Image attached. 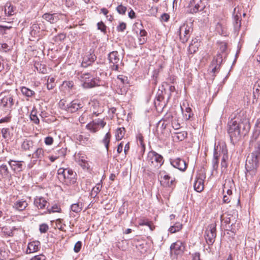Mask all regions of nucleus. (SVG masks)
<instances>
[{"instance_id":"nucleus-51","label":"nucleus","mask_w":260,"mask_h":260,"mask_svg":"<svg viewBox=\"0 0 260 260\" xmlns=\"http://www.w3.org/2000/svg\"><path fill=\"white\" fill-rule=\"evenodd\" d=\"M139 225L141 226L147 225L150 228L151 230H152L151 227V223L148 220L141 219L139 222Z\"/></svg>"},{"instance_id":"nucleus-34","label":"nucleus","mask_w":260,"mask_h":260,"mask_svg":"<svg viewBox=\"0 0 260 260\" xmlns=\"http://www.w3.org/2000/svg\"><path fill=\"white\" fill-rule=\"evenodd\" d=\"M182 228V224L180 222H176L173 225L171 226L169 231L171 233H175L181 230Z\"/></svg>"},{"instance_id":"nucleus-54","label":"nucleus","mask_w":260,"mask_h":260,"mask_svg":"<svg viewBox=\"0 0 260 260\" xmlns=\"http://www.w3.org/2000/svg\"><path fill=\"white\" fill-rule=\"evenodd\" d=\"M117 79L118 80H119V81H120V82L124 84L125 83H127V78L125 76H124L123 75H119L117 77Z\"/></svg>"},{"instance_id":"nucleus-31","label":"nucleus","mask_w":260,"mask_h":260,"mask_svg":"<svg viewBox=\"0 0 260 260\" xmlns=\"http://www.w3.org/2000/svg\"><path fill=\"white\" fill-rule=\"evenodd\" d=\"M147 32L145 29H141L139 32V44L143 45L145 44L147 41Z\"/></svg>"},{"instance_id":"nucleus-52","label":"nucleus","mask_w":260,"mask_h":260,"mask_svg":"<svg viewBox=\"0 0 260 260\" xmlns=\"http://www.w3.org/2000/svg\"><path fill=\"white\" fill-rule=\"evenodd\" d=\"M126 27V24L124 22H121L117 27V30L118 31H123Z\"/></svg>"},{"instance_id":"nucleus-18","label":"nucleus","mask_w":260,"mask_h":260,"mask_svg":"<svg viewBox=\"0 0 260 260\" xmlns=\"http://www.w3.org/2000/svg\"><path fill=\"white\" fill-rule=\"evenodd\" d=\"M96 58L95 54L90 52L83 57L82 66L84 67L89 66L95 60Z\"/></svg>"},{"instance_id":"nucleus-55","label":"nucleus","mask_w":260,"mask_h":260,"mask_svg":"<svg viewBox=\"0 0 260 260\" xmlns=\"http://www.w3.org/2000/svg\"><path fill=\"white\" fill-rule=\"evenodd\" d=\"M91 76L89 73H85L83 74L81 76V80L82 82V83H84L85 81L88 79H89Z\"/></svg>"},{"instance_id":"nucleus-23","label":"nucleus","mask_w":260,"mask_h":260,"mask_svg":"<svg viewBox=\"0 0 260 260\" xmlns=\"http://www.w3.org/2000/svg\"><path fill=\"white\" fill-rule=\"evenodd\" d=\"M200 42L197 38L193 39L188 47V52L190 54L195 53L198 50L199 46L200 45Z\"/></svg>"},{"instance_id":"nucleus-7","label":"nucleus","mask_w":260,"mask_h":260,"mask_svg":"<svg viewBox=\"0 0 260 260\" xmlns=\"http://www.w3.org/2000/svg\"><path fill=\"white\" fill-rule=\"evenodd\" d=\"M158 179L161 186L165 187L173 188L175 185V179L170 176L165 171H160L158 174Z\"/></svg>"},{"instance_id":"nucleus-3","label":"nucleus","mask_w":260,"mask_h":260,"mask_svg":"<svg viewBox=\"0 0 260 260\" xmlns=\"http://www.w3.org/2000/svg\"><path fill=\"white\" fill-rule=\"evenodd\" d=\"M249 147L252 152L251 155L247 157L245 168L257 169L258 165V158L260 156V143L250 141Z\"/></svg>"},{"instance_id":"nucleus-64","label":"nucleus","mask_w":260,"mask_h":260,"mask_svg":"<svg viewBox=\"0 0 260 260\" xmlns=\"http://www.w3.org/2000/svg\"><path fill=\"white\" fill-rule=\"evenodd\" d=\"M187 136V133H177V139L180 141H182L185 139V138Z\"/></svg>"},{"instance_id":"nucleus-15","label":"nucleus","mask_w":260,"mask_h":260,"mask_svg":"<svg viewBox=\"0 0 260 260\" xmlns=\"http://www.w3.org/2000/svg\"><path fill=\"white\" fill-rule=\"evenodd\" d=\"M171 165L175 168L181 171H185L187 167L186 162L180 158H177L171 161Z\"/></svg>"},{"instance_id":"nucleus-29","label":"nucleus","mask_w":260,"mask_h":260,"mask_svg":"<svg viewBox=\"0 0 260 260\" xmlns=\"http://www.w3.org/2000/svg\"><path fill=\"white\" fill-rule=\"evenodd\" d=\"M194 189L198 192H201L204 189V182L202 178H198L194 183Z\"/></svg>"},{"instance_id":"nucleus-30","label":"nucleus","mask_w":260,"mask_h":260,"mask_svg":"<svg viewBox=\"0 0 260 260\" xmlns=\"http://www.w3.org/2000/svg\"><path fill=\"white\" fill-rule=\"evenodd\" d=\"M233 184V183L230 181H225L223 185V193H226L228 195H231L232 194V185Z\"/></svg>"},{"instance_id":"nucleus-33","label":"nucleus","mask_w":260,"mask_h":260,"mask_svg":"<svg viewBox=\"0 0 260 260\" xmlns=\"http://www.w3.org/2000/svg\"><path fill=\"white\" fill-rule=\"evenodd\" d=\"M27 204L25 201H19L15 204V208L19 210L22 211L27 207Z\"/></svg>"},{"instance_id":"nucleus-59","label":"nucleus","mask_w":260,"mask_h":260,"mask_svg":"<svg viewBox=\"0 0 260 260\" xmlns=\"http://www.w3.org/2000/svg\"><path fill=\"white\" fill-rule=\"evenodd\" d=\"M63 85L65 87H68L70 89H71L74 86V83L72 81H64L63 83Z\"/></svg>"},{"instance_id":"nucleus-63","label":"nucleus","mask_w":260,"mask_h":260,"mask_svg":"<svg viewBox=\"0 0 260 260\" xmlns=\"http://www.w3.org/2000/svg\"><path fill=\"white\" fill-rule=\"evenodd\" d=\"M61 212V208L59 206L54 205H53L51 209V211L50 212Z\"/></svg>"},{"instance_id":"nucleus-47","label":"nucleus","mask_w":260,"mask_h":260,"mask_svg":"<svg viewBox=\"0 0 260 260\" xmlns=\"http://www.w3.org/2000/svg\"><path fill=\"white\" fill-rule=\"evenodd\" d=\"M77 140H78L82 144H87L88 142L89 141V138L83 135H79L77 137Z\"/></svg>"},{"instance_id":"nucleus-58","label":"nucleus","mask_w":260,"mask_h":260,"mask_svg":"<svg viewBox=\"0 0 260 260\" xmlns=\"http://www.w3.org/2000/svg\"><path fill=\"white\" fill-rule=\"evenodd\" d=\"M46 257L43 254H39L32 257L30 260H45Z\"/></svg>"},{"instance_id":"nucleus-46","label":"nucleus","mask_w":260,"mask_h":260,"mask_svg":"<svg viewBox=\"0 0 260 260\" xmlns=\"http://www.w3.org/2000/svg\"><path fill=\"white\" fill-rule=\"evenodd\" d=\"M102 185L100 184H96L93 187L91 190V195H97L100 191L102 188Z\"/></svg>"},{"instance_id":"nucleus-16","label":"nucleus","mask_w":260,"mask_h":260,"mask_svg":"<svg viewBox=\"0 0 260 260\" xmlns=\"http://www.w3.org/2000/svg\"><path fill=\"white\" fill-rule=\"evenodd\" d=\"M255 128L251 137V142L260 143L259 135H260V118L257 119L255 124Z\"/></svg>"},{"instance_id":"nucleus-48","label":"nucleus","mask_w":260,"mask_h":260,"mask_svg":"<svg viewBox=\"0 0 260 260\" xmlns=\"http://www.w3.org/2000/svg\"><path fill=\"white\" fill-rule=\"evenodd\" d=\"M71 209L72 211L76 213L80 212L82 210V208L79 203L72 204Z\"/></svg>"},{"instance_id":"nucleus-32","label":"nucleus","mask_w":260,"mask_h":260,"mask_svg":"<svg viewBox=\"0 0 260 260\" xmlns=\"http://www.w3.org/2000/svg\"><path fill=\"white\" fill-rule=\"evenodd\" d=\"M15 230H16L15 227L10 228L7 226H4L2 229V231L6 236L12 237L13 236V231Z\"/></svg>"},{"instance_id":"nucleus-53","label":"nucleus","mask_w":260,"mask_h":260,"mask_svg":"<svg viewBox=\"0 0 260 260\" xmlns=\"http://www.w3.org/2000/svg\"><path fill=\"white\" fill-rule=\"evenodd\" d=\"M48 230V226L47 224H42L40 225L39 230L41 233H46Z\"/></svg>"},{"instance_id":"nucleus-26","label":"nucleus","mask_w":260,"mask_h":260,"mask_svg":"<svg viewBox=\"0 0 260 260\" xmlns=\"http://www.w3.org/2000/svg\"><path fill=\"white\" fill-rule=\"evenodd\" d=\"M221 155H222V159L221 162V166L222 168H226L227 167L226 161L228 159V150L225 148H221L220 150Z\"/></svg>"},{"instance_id":"nucleus-57","label":"nucleus","mask_w":260,"mask_h":260,"mask_svg":"<svg viewBox=\"0 0 260 260\" xmlns=\"http://www.w3.org/2000/svg\"><path fill=\"white\" fill-rule=\"evenodd\" d=\"M81 246H82L81 242L80 241L77 242L74 246V251L76 253L79 252L80 250H81Z\"/></svg>"},{"instance_id":"nucleus-50","label":"nucleus","mask_w":260,"mask_h":260,"mask_svg":"<svg viewBox=\"0 0 260 260\" xmlns=\"http://www.w3.org/2000/svg\"><path fill=\"white\" fill-rule=\"evenodd\" d=\"M98 28L99 30H101L102 32L104 34L106 32V26L104 24L103 22H98L97 24Z\"/></svg>"},{"instance_id":"nucleus-13","label":"nucleus","mask_w":260,"mask_h":260,"mask_svg":"<svg viewBox=\"0 0 260 260\" xmlns=\"http://www.w3.org/2000/svg\"><path fill=\"white\" fill-rule=\"evenodd\" d=\"M185 249V246L181 241H177L173 243L170 246L171 253L175 255L182 254Z\"/></svg>"},{"instance_id":"nucleus-37","label":"nucleus","mask_w":260,"mask_h":260,"mask_svg":"<svg viewBox=\"0 0 260 260\" xmlns=\"http://www.w3.org/2000/svg\"><path fill=\"white\" fill-rule=\"evenodd\" d=\"M137 138L138 144L141 146V151L144 153L145 150V145L143 142V137L142 135L141 134H138Z\"/></svg>"},{"instance_id":"nucleus-27","label":"nucleus","mask_w":260,"mask_h":260,"mask_svg":"<svg viewBox=\"0 0 260 260\" xmlns=\"http://www.w3.org/2000/svg\"><path fill=\"white\" fill-rule=\"evenodd\" d=\"M77 156H78V162L79 165L83 169H88L90 166L88 161L85 159V156L80 153H79Z\"/></svg>"},{"instance_id":"nucleus-49","label":"nucleus","mask_w":260,"mask_h":260,"mask_svg":"<svg viewBox=\"0 0 260 260\" xmlns=\"http://www.w3.org/2000/svg\"><path fill=\"white\" fill-rule=\"evenodd\" d=\"M116 10L119 14H124L126 11V8L122 5H120L116 8Z\"/></svg>"},{"instance_id":"nucleus-11","label":"nucleus","mask_w":260,"mask_h":260,"mask_svg":"<svg viewBox=\"0 0 260 260\" xmlns=\"http://www.w3.org/2000/svg\"><path fill=\"white\" fill-rule=\"evenodd\" d=\"M13 98V95L11 94L5 95L1 100V105L8 110H11L15 102Z\"/></svg>"},{"instance_id":"nucleus-8","label":"nucleus","mask_w":260,"mask_h":260,"mask_svg":"<svg viewBox=\"0 0 260 260\" xmlns=\"http://www.w3.org/2000/svg\"><path fill=\"white\" fill-rule=\"evenodd\" d=\"M108 59L110 67L113 71H118L119 64L121 63V60L117 51H112L108 54Z\"/></svg>"},{"instance_id":"nucleus-28","label":"nucleus","mask_w":260,"mask_h":260,"mask_svg":"<svg viewBox=\"0 0 260 260\" xmlns=\"http://www.w3.org/2000/svg\"><path fill=\"white\" fill-rule=\"evenodd\" d=\"M0 174L5 178H9L11 177V174L9 171L7 166L5 164H3L0 166Z\"/></svg>"},{"instance_id":"nucleus-35","label":"nucleus","mask_w":260,"mask_h":260,"mask_svg":"<svg viewBox=\"0 0 260 260\" xmlns=\"http://www.w3.org/2000/svg\"><path fill=\"white\" fill-rule=\"evenodd\" d=\"M21 91L22 93L27 97H31L35 94L33 90L24 86L21 87Z\"/></svg>"},{"instance_id":"nucleus-62","label":"nucleus","mask_w":260,"mask_h":260,"mask_svg":"<svg viewBox=\"0 0 260 260\" xmlns=\"http://www.w3.org/2000/svg\"><path fill=\"white\" fill-rule=\"evenodd\" d=\"M62 221V219H60V218L57 219V220H56V225H57V228L59 230L63 231H64V228H63V225L61 224Z\"/></svg>"},{"instance_id":"nucleus-39","label":"nucleus","mask_w":260,"mask_h":260,"mask_svg":"<svg viewBox=\"0 0 260 260\" xmlns=\"http://www.w3.org/2000/svg\"><path fill=\"white\" fill-rule=\"evenodd\" d=\"M16 8H14L11 4H7L5 7V13L8 15V16H12L14 15Z\"/></svg>"},{"instance_id":"nucleus-5","label":"nucleus","mask_w":260,"mask_h":260,"mask_svg":"<svg viewBox=\"0 0 260 260\" xmlns=\"http://www.w3.org/2000/svg\"><path fill=\"white\" fill-rule=\"evenodd\" d=\"M148 164L152 168H158L164 163L162 156L155 151H150L147 155Z\"/></svg>"},{"instance_id":"nucleus-14","label":"nucleus","mask_w":260,"mask_h":260,"mask_svg":"<svg viewBox=\"0 0 260 260\" xmlns=\"http://www.w3.org/2000/svg\"><path fill=\"white\" fill-rule=\"evenodd\" d=\"M222 61V56L220 54H218L214 57L210 67L212 68V72L215 74L218 71L220 64Z\"/></svg>"},{"instance_id":"nucleus-43","label":"nucleus","mask_w":260,"mask_h":260,"mask_svg":"<svg viewBox=\"0 0 260 260\" xmlns=\"http://www.w3.org/2000/svg\"><path fill=\"white\" fill-rule=\"evenodd\" d=\"M2 136L4 139H9L11 138V133L9 128H3L2 129Z\"/></svg>"},{"instance_id":"nucleus-6","label":"nucleus","mask_w":260,"mask_h":260,"mask_svg":"<svg viewBox=\"0 0 260 260\" xmlns=\"http://www.w3.org/2000/svg\"><path fill=\"white\" fill-rule=\"evenodd\" d=\"M192 24L191 23H184L179 27L178 33L180 40L185 43L188 40L192 31Z\"/></svg>"},{"instance_id":"nucleus-60","label":"nucleus","mask_w":260,"mask_h":260,"mask_svg":"<svg viewBox=\"0 0 260 260\" xmlns=\"http://www.w3.org/2000/svg\"><path fill=\"white\" fill-rule=\"evenodd\" d=\"M44 142L47 145H50L53 142V139L51 137H47L45 138Z\"/></svg>"},{"instance_id":"nucleus-12","label":"nucleus","mask_w":260,"mask_h":260,"mask_svg":"<svg viewBox=\"0 0 260 260\" xmlns=\"http://www.w3.org/2000/svg\"><path fill=\"white\" fill-rule=\"evenodd\" d=\"M190 13H196L198 11L203 10L205 6L202 0H192L189 5Z\"/></svg>"},{"instance_id":"nucleus-17","label":"nucleus","mask_w":260,"mask_h":260,"mask_svg":"<svg viewBox=\"0 0 260 260\" xmlns=\"http://www.w3.org/2000/svg\"><path fill=\"white\" fill-rule=\"evenodd\" d=\"M218 146L216 148V147H214L213 158L212 161L213 169L215 170H217L218 167L219 159L221 156V147H220L219 150H218Z\"/></svg>"},{"instance_id":"nucleus-56","label":"nucleus","mask_w":260,"mask_h":260,"mask_svg":"<svg viewBox=\"0 0 260 260\" xmlns=\"http://www.w3.org/2000/svg\"><path fill=\"white\" fill-rule=\"evenodd\" d=\"M0 49H2L5 52H7L11 49V48L6 43L0 44Z\"/></svg>"},{"instance_id":"nucleus-40","label":"nucleus","mask_w":260,"mask_h":260,"mask_svg":"<svg viewBox=\"0 0 260 260\" xmlns=\"http://www.w3.org/2000/svg\"><path fill=\"white\" fill-rule=\"evenodd\" d=\"M111 135L109 132H108L105 136L104 139L102 140L103 143L104 144L107 151L109 149V144L110 141Z\"/></svg>"},{"instance_id":"nucleus-36","label":"nucleus","mask_w":260,"mask_h":260,"mask_svg":"<svg viewBox=\"0 0 260 260\" xmlns=\"http://www.w3.org/2000/svg\"><path fill=\"white\" fill-rule=\"evenodd\" d=\"M125 130L124 127L118 128L116 132L115 137L117 140H120L125 134Z\"/></svg>"},{"instance_id":"nucleus-1","label":"nucleus","mask_w":260,"mask_h":260,"mask_svg":"<svg viewBox=\"0 0 260 260\" xmlns=\"http://www.w3.org/2000/svg\"><path fill=\"white\" fill-rule=\"evenodd\" d=\"M228 125V133L233 143L239 141L242 136L247 135L250 128L249 120L246 117L234 118L229 122Z\"/></svg>"},{"instance_id":"nucleus-24","label":"nucleus","mask_w":260,"mask_h":260,"mask_svg":"<svg viewBox=\"0 0 260 260\" xmlns=\"http://www.w3.org/2000/svg\"><path fill=\"white\" fill-rule=\"evenodd\" d=\"M42 17L44 19L51 23H55L59 20L58 15L55 13H45L43 15Z\"/></svg>"},{"instance_id":"nucleus-45","label":"nucleus","mask_w":260,"mask_h":260,"mask_svg":"<svg viewBox=\"0 0 260 260\" xmlns=\"http://www.w3.org/2000/svg\"><path fill=\"white\" fill-rule=\"evenodd\" d=\"M69 103H67L66 100L62 99L59 101L58 104H59V107L61 109L68 111V107H69Z\"/></svg>"},{"instance_id":"nucleus-9","label":"nucleus","mask_w":260,"mask_h":260,"mask_svg":"<svg viewBox=\"0 0 260 260\" xmlns=\"http://www.w3.org/2000/svg\"><path fill=\"white\" fill-rule=\"evenodd\" d=\"M216 236V224L211 223L208 226L206 231L205 239L208 245H212Z\"/></svg>"},{"instance_id":"nucleus-19","label":"nucleus","mask_w":260,"mask_h":260,"mask_svg":"<svg viewBox=\"0 0 260 260\" xmlns=\"http://www.w3.org/2000/svg\"><path fill=\"white\" fill-rule=\"evenodd\" d=\"M101 84L99 79L93 78L91 77L89 79L85 81V82L82 83V86L84 88H91L96 86H100Z\"/></svg>"},{"instance_id":"nucleus-42","label":"nucleus","mask_w":260,"mask_h":260,"mask_svg":"<svg viewBox=\"0 0 260 260\" xmlns=\"http://www.w3.org/2000/svg\"><path fill=\"white\" fill-rule=\"evenodd\" d=\"M55 79L53 77H49L47 83V88L49 90L52 89L55 85Z\"/></svg>"},{"instance_id":"nucleus-22","label":"nucleus","mask_w":260,"mask_h":260,"mask_svg":"<svg viewBox=\"0 0 260 260\" xmlns=\"http://www.w3.org/2000/svg\"><path fill=\"white\" fill-rule=\"evenodd\" d=\"M39 115L41 116V114H38V112L37 109L35 107H34L29 114V118L30 121L36 124H39L40 119L39 118Z\"/></svg>"},{"instance_id":"nucleus-10","label":"nucleus","mask_w":260,"mask_h":260,"mask_svg":"<svg viewBox=\"0 0 260 260\" xmlns=\"http://www.w3.org/2000/svg\"><path fill=\"white\" fill-rule=\"evenodd\" d=\"M8 164L10 167L11 170L16 174L20 173L25 168L24 163L23 161L10 159L8 161Z\"/></svg>"},{"instance_id":"nucleus-41","label":"nucleus","mask_w":260,"mask_h":260,"mask_svg":"<svg viewBox=\"0 0 260 260\" xmlns=\"http://www.w3.org/2000/svg\"><path fill=\"white\" fill-rule=\"evenodd\" d=\"M44 151L41 148H38L33 153V157L41 159L44 156Z\"/></svg>"},{"instance_id":"nucleus-38","label":"nucleus","mask_w":260,"mask_h":260,"mask_svg":"<svg viewBox=\"0 0 260 260\" xmlns=\"http://www.w3.org/2000/svg\"><path fill=\"white\" fill-rule=\"evenodd\" d=\"M22 148L25 150H29L33 146V142L31 140H25L22 144Z\"/></svg>"},{"instance_id":"nucleus-25","label":"nucleus","mask_w":260,"mask_h":260,"mask_svg":"<svg viewBox=\"0 0 260 260\" xmlns=\"http://www.w3.org/2000/svg\"><path fill=\"white\" fill-rule=\"evenodd\" d=\"M34 204L38 209H43L46 207L47 202L43 197H37L35 199Z\"/></svg>"},{"instance_id":"nucleus-44","label":"nucleus","mask_w":260,"mask_h":260,"mask_svg":"<svg viewBox=\"0 0 260 260\" xmlns=\"http://www.w3.org/2000/svg\"><path fill=\"white\" fill-rule=\"evenodd\" d=\"M9 252L5 249L0 248V260H6L8 258Z\"/></svg>"},{"instance_id":"nucleus-21","label":"nucleus","mask_w":260,"mask_h":260,"mask_svg":"<svg viewBox=\"0 0 260 260\" xmlns=\"http://www.w3.org/2000/svg\"><path fill=\"white\" fill-rule=\"evenodd\" d=\"M40 242L38 241H32L28 243L26 252L27 253H31L38 251L40 248Z\"/></svg>"},{"instance_id":"nucleus-20","label":"nucleus","mask_w":260,"mask_h":260,"mask_svg":"<svg viewBox=\"0 0 260 260\" xmlns=\"http://www.w3.org/2000/svg\"><path fill=\"white\" fill-rule=\"evenodd\" d=\"M82 104L77 100H73L69 104L68 112L74 113L82 108Z\"/></svg>"},{"instance_id":"nucleus-2","label":"nucleus","mask_w":260,"mask_h":260,"mask_svg":"<svg viewBox=\"0 0 260 260\" xmlns=\"http://www.w3.org/2000/svg\"><path fill=\"white\" fill-rule=\"evenodd\" d=\"M90 109L91 114L90 118L92 120L91 122L87 124L88 129L93 133H95L99 129V127L103 128L106 124L104 121V117L102 116L103 112L101 108L99 107L98 104L94 103Z\"/></svg>"},{"instance_id":"nucleus-4","label":"nucleus","mask_w":260,"mask_h":260,"mask_svg":"<svg viewBox=\"0 0 260 260\" xmlns=\"http://www.w3.org/2000/svg\"><path fill=\"white\" fill-rule=\"evenodd\" d=\"M58 179L67 185L75 184L77 181L76 172L69 168H59L57 171Z\"/></svg>"},{"instance_id":"nucleus-61","label":"nucleus","mask_w":260,"mask_h":260,"mask_svg":"<svg viewBox=\"0 0 260 260\" xmlns=\"http://www.w3.org/2000/svg\"><path fill=\"white\" fill-rule=\"evenodd\" d=\"M191 109L190 108H186V113L184 114V116L186 119H189L191 117Z\"/></svg>"}]
</instances>
